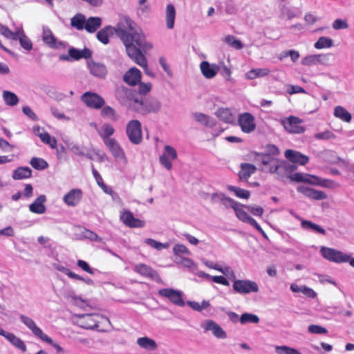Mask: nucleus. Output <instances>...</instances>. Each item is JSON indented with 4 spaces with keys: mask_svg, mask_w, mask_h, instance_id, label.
Instances as JSON below:
<instances>
[{
    "mask_svg": "<svg viewBox=\"0 0 354 354\" xmlns=\"http://www.w3.org/2000/svg\"><path fill=\"white\" fill-rule=\"evenodd\" d=\"M118 37L124 44V39L130 40V46H136L145 52L151 50L153 45L147 42L144 34L136 28L135 23L129 17L122 18V22L118 28Z\"/></svg>",
    "mask_w": 354,
    "mask_h": 354,
    "instance_id": "1",
    "label": "nucleus"
},
{
    "mask_svg": "<svg viewBox=\"0 0 354 354\" xmlns=\"http://www.w3.org/2000/svg\"><path fill=\"white\" fill-rule=\"evenodd\" d=\"M257 160L261 162V169L263 172L279 174V171H292L296 166L288 162L280 160L277 157L268 154H261L258 156Z\"/></svg>",
    "mask_w": 354,
    "mask_h": 354,
    "instance_id": "2",
    "label": "nucleus"
},
{
    "mask_svg": "<svg viewBox=\"0 0 354 354\" xmlns=\"http://www.w3.org/2000/svg\"><path fill=\"white\" fill-rule=\"evenodd\" d=\"M115 95L122 105L135 111L139 99L135 97L132 89L120 86L116 88Z\"/></svg>",
    "mask_w": 354,
    "mask_h": 354,
    "instance_id": "3",
    "label": "nucleus"
},
{
    "mask_svg": "<svg viewBox=\"0 0 354 354\" xmlns=\"http://www.w3.org/2000/svg\"><path fill=\"white\" fill-rule=\"evenodd\" d=\"M319 252L326 260L335 263H347L349 260V254L344 253L333 248L322 246Z\"/></svg>",
    "mask_w": 354,
    "mask_h": 354,
    "instance_id": "4",
    "label": "nucleus"
},
{
    "mask_svg": "<svg viewBox=\"0 0 354 354\" xmlns=\"http://www.w3.org/2000/svg\"><path fill=\"white\" fill-rule=\"evenodd\" d=\"M138 104L135 111L142 114L158 112L161 107L159 100L155 98H148L145 100H138Z\"/></svg>",
    "mask_w": 354,
    "mask_h": 354,
    "instance_id": "5",
    "label": "nucleus"
},
{
    "mask_svg": "<svg viewBox=\"0 0 354 354\" xmlns=\"http://www.w3.org/2000/svg\"><path fill=\"white\" fill-rule=\"evenodd\" d=\"M232 287L236 292L241 295L257 292L259 291V286L256 282L246 279H234Z\"/></svg>",
    "mask_w": 354,
    "mask_h": 354,
    "instance_id": "6",
    "label": "nucleus"
},
{
    "mask_svg": "<svg viewBox=\"0 0 354 354\" xmlns=\"http://www.w3.org/2000/svg\"><path fill=\"white\" fill-rule=\"evenodd\" d=\"M127 134L129 140L135 145H138L142 138L141 124L137 120L129 121L127 125Z\"/></svg>",
    "mask_w": 354,
    "mask_h": 354,
    "instance_id": "7",
    "label": "nucleus"
},
{
    "mask_svg": "<svg viewBox=\"0 0 354 354\" xmlns=\"http://www.w3.org/2000/svg\"><path fill=\"white\" fill-rule=\"evenodd\" d=\"M130 41H131L127 39H124V45L125 46L127 55L142 68L147 66V61L145 56L141 52L140 49L137 48L136 46H130Z\"/></svg>",
    "mask_w": 354,
    "mask_h": 354,
    "instance_id": "8",
    "label": "nucleus"
},
{
    "mask_svg": "<svg viewBox=\"0 0 354 354\" xmlns=\"http://www.w3.org/2000/svg\"><path fill=\"white\" fill-rule=\"evenodd\" d=\"M301 123L302 120L295 116H290L281 120V124L285 130L291 133H304L305 128L301 125Z\"/></svg>",
    "mask_w": 354,
    "mask_h": 354,
    "instance_id": "9",
    "label": "nucleus"
},
{
    "mask_svg": "<svg viewBox=\"0 0 354 354\" xmlns=\"http://www.w3.org/2000/svg\"><path fill=\"white\" fill-rule=\"evenodd\" d=\"M238 124L243 133H250L256 129L254 117L250 113L245 112L239 115Z\"/></svg>",
    "mask_w": 354,
    "mask_h": 354,
    "instance_id": "10",
    "label": "nucleus"
},
{
    "mask_svg": "<svg viewBox=\"0 0 354 354\" xmlns=\"http://www.w3.org/2000/svg\"><path fill=\"white\" fill-rule=\"evenodd\" d=\"M82 101L89 108L100 109L105 104L104 100L97 93L86 92L81 96Z\"/></svg>",
    "mask_w": 354,
    "mask_h": 354,
    "instance_id": "11",
    "label": "nucleus"
},
{
    "mask_svg": "<svg viewBox=\"0 0 354 354\" xmlns=\"http://www.w3.org/2000/svg\"><path fill=\"white\" fill-rule=\"evenodd\" d=\"M161 297L167 298L171 303L178 306H184L185 301L183 299V292L172 288H162L158 290Z\"/></svg>",
    "mask_w": 354,
    "mask_h": 354,
    "instance_id": "12",
    "label": "nucleus"
},
{
    "mask_svg": "<svg viewBox=\"0 0 354 354\" xmlns=\"http://www.w3.org/2000/svg\"><path fill=\"white\" fill-rule=\"evenodd\" d=\"M41 37L44 43L51 48L60 49L65 48L66 46L65 42L57 40L51 30L48 27H43Z\"/></svg>",
    "mask_w": 354,
    "mask_h": 354,
    "instance_id": "13",
    "label": "nucleus"
},
{
    "mask_svg": "<svg viewBox=\"0 0 354 354\" xmlns=\"http://www.w3.org/2000/svg\"><path fill=\"white\" fill-rule=\"evenodd\" d=\"M78 322L82 328L93 329L98 327L100 319H104L97 314H82L78 315Z\"/></svg>",
    "mask_w": 354,
    "mask_h": 354,
    "instance_id": "14",
    "label": "nucleus"
},
{
    "mask_svg": "<svg viewBox=\"0 0 354 354\" xmlns=\"http://www.w3.org/2000/svg\"><path fill=\"white\" fill-rule=\"evenodd\" d=\"M19 319L21 321V322L28 328L31 330L32 334L37 338L40 339L41 340H46L49 341V339H48V335L45 334L42 330L39 328L35 321L31 319L30 317L24 315H21L19 316Z\"/></svg>",
    "mask_w": 354,
    "mask_h": 354,
    "instance_id": "15",
    "label": "nucleus"
},
{
    "mask_svg": "<svg viewBox=\"0 0 354 354\" xmlns=\"http://www.w3.org/2000/svg\"><path fill=\"white\" fill-rule=\"evenodd\" d=\"M201 326L205 331H211L213 335L218 339H224L227 337L222 327L212 319L205 320Z\"/></svg>",
    "mask_w": 354,
    "mask_h": 354,
    "instance_id": "16",
    "label": "nucleus"
},
{
    "mask_svg": "<svg viewBox=\"0 0 354 354\" xmlns=\"http://www.w3.org/2000/svg\"><path fill=\"white\" fill-rule=\"evenodd\" d=\"M177 158V152L176 149L170 146L165 145L164 147V153L160 156V163L167 170H170L172 167V161Z\"/></svg>",
    "mask_w": 354,
    "mask_h": 354,
    "instance_id": "17",
    "label": "nucleus"
},
{
    "mask_svg": "<svg viewBox=\"0 0 354 354\" xmlns=\"http://www.w3.org/2000/svg\"><path fill=\"white\" fill-rule=\"evenodd\" d=\"M83 196L82 189H72L63 196L64 203L69 207H75L81 201Z\"/></svg>",
    "mask_w": 354,
    "mask_h": 354,
    "instance_id": "18",
    "label": "nucleus"
},
{
    "mask_svg": "<svg viewBox=\"0 0 354 354\" xmlns=\"http://www.w3.org/2000/svg\"><path fill=\"white\" fill-rule=\"evenodd\" d=\"M328 62V55L326 54L310 55L304 57L301 60V64L306 66L326 65Z\"/></svg>",
    "mask_w": 354,
    "mask_h": 354,
    "instance_id": "19",
    "label": "nucleus"
},
{
    "mask_svg": "<svg viewBox=\"0 0 354 354\" xmlns=\"http://www.w3.org/2000/svg\"><path fill=\"white\" fill-rule=\"evenodd\" d=\"M297 190L310 199L320 201L327 198V194L323 191L316 190L306 186H299Z\"/></svg>",
    "mask_w": 354,
    "mask_h": 354,
    "instance_id": "20",
    "label": "nucleus"
},
{
    "mask_svg": "<svg viewBox=\"0 0 354 354\" xmlns=\"http://www.w3.org/2000/svg\"><path fill=\"white\" fill-rule=\"evenodd\" d=\"M120 220L129 227H143L145 225L144 221L135 218L129 210H125L121 213Z\"/></svg>",
    "mask_w": 354,
    "mask_h": 354,
    "instance_id": "21",
    "label": "nucleus"
},
{
    "mask_svg": "<svg viewBox=\"0 0 354 354\" xmlns=\"http://www.w3.org/2000/svg\"><path fill=\"white\" fill-rule=\"evenodd\" d=\"M122 22V18L120 19L118 23L117 24L115 27H112L111 26H106L105 28L101 29L97 33V39L101 41L104 44H107L109 42V36L115 33V35L118 37V28L119 27L120 24Z\"/></svg>",
    "mask_w": 354,
    "mask_h": 354,
    "instance_id": "22",
    "label": "nucleus"
},
{
    "mask_svg": "<svg viewBox=\"0 0 354 354\" xmlns=\"http://www.w3.org/2000/svg\"><path fill=\"white\" fill-rule=\"evenodd\" d=\"M200 70L206 79H212L218 73L220 67L216 64H210L207 61H203L200 64Z\"/></svg>",
    "mask_w": 354,
    "mask_h": 354,
    "instance_id": "23",
    "label": "nucleus"
},
{
    "mask_svg": "<svg viewBox=\"0 0 354 354\" xmlns=\"http://www.w3.org/2000/svg\"><path fill=\"white\" fill-rule=\"evenodd\" d=\"M284 156L291 162L297 163L301 165H305L309 161V158L307 156L292 149H287L284 153Z\"/></svg>",
    "mask_w": 354,
    "mask_h": 354,
    "instance_id": "24",
    "label": "nucleus"
},
{
    "mask_svg": "<svg viewBox=\"0 0 354 354\" xmlns=\"http://www.w3.org/2000/svg\"><path fill=\"white\" fill-rule=\"evenodd\" d=\"M215 115L221 120L225 123H234L236 119V112L229 108H219L215 112Z\"/></svg>",
    "mask_w": 354,
    "mask_h": 354,
    "instance_id": "25",
    "label": "nucleus"
},
{
    "mask_svg": "<svg viewBox=\"0 0 354 354\" xmlns=\"http://www.w3.org/2000/svg\"><path fill=\"white\" fill-rule=\"evenodd\" d=\"M104 144L115 158L126 161L124 152L115 139L107 140Z\"/></svg>",
    "mask_w": 354,
    "mask_h": 354,
    "instance_id": "26",
    "label": "nucleus"
},
{
    "mask_svg": "<svg viewBox=\"0 0 354 354\" xmlns=\"http://www.w3.org/2000/svg\"><path fill=\"white\" fill-rule=\"evenodd\" d=\"M46 196L44 194L39 196L31 204L29 205V210L34 214H42L46 212L44 205Z\"/></svg>",
    "mask_w": 354,
    "mask_h": 354,
    "instance_id": "27",
    "label": "nucleus"
},
{
    "mask_svg": "<svg viewBox=\"0 0 354 354\" xmlns=\"http://www.w3.org/2000/svg\"><path fill=\"white\" fill-rule=\"evenodd\" d=\"M124 81L131 86H135L141 80V72L136 67L131 68L125 73Z\"/></svg>",
    "mask_w": 354,
    "mask_h": 354,
    "instance_id": "28",
    "label": "nucleus"
},
{
    "mask_svg": "<svg viewBox=\"0 0 354 354\" xmlns=\"http://www.w3.org/2000/svg\"><path fill=\"white\" fill-rule=\"evenodd\" d=\"M90 73L96 77L104 79L107 74V69L104 64L91 62L88 63Z\"/></svg>",
    "mask_w": 354,
    "mask_h": 354,
    "instance_id": "29",
    "label": "nucleus"
},
{
    "mask_svg": "<svg viewBox=\"0 0 354 354\" xmlns=\"http://www.w3.org/2000/svg\"><path fill=\"white\" fill-rule=\"evenodd\" d=\"M134 270L140 275L152 279L158 277V274L154 270L144 263H139L135 266Z\"/></svg>",
    "mask_w": 354,
    "mask_h": 354,
    "instance_id": "30",
    "label": "nucleus"
},
{
    "mask_svg": "<svg viewBox=\"0 0 354 354\" xmlns=\"http://www.w3.org/2000/svg\"><path fill=\"white\" fill-rule=\"evenodd\" d=\"M192 116L195 121L206 127L211 128L215 125L214 118L203 113L195 112L192 114Z\"/></svg>",
    "mask_w": 354,
    "mask_h": 354,
    "instance_id": "31",
    "label": "nucleus"
},
{
    "mask_svg": "<svg viewBox=\"0 0 354 354\" xmlns=\"http://www.w3.org/2000/svg\"><path fill=\"white\" fill-rule=\"evenodd\" d=\"M97 132L104 143L107 140L113 139L110 137L114 133L115 129L111 124L104 123L99 129H97Z\"/></svg>",
    "mask_w": 354,
    "mask_h": 354,
    "instance_id": "32",
    "label": "nucleus"
},
{
    "mask_svg": "<svg viewBox=\"0 0 354 354\" xmlns=\"http://www.w3.org/2000/svg\"><path fill=\"white\" fill-rule=\"evenodd\" d=\"M257 171V167L250 163H242L239 176L241 180H247Z\"/></svg>",
    "mask_w": 354,
    "mask_h": 354,
    "instance_id": "33",
    "label": "nucleus"
},
{
    "mask_svg": "<svg viewBox=\"0 0 354 354\" xmlns=\"http://www.w3.org/2000/svg\"><path fill=\"white\" fill-rule=\"evenodd\" d=\"M68 53L70 55L71 61L72 60H79L82 58H89L91 57V51L88 48H84L83 50H78L75 48H70L68 50Z\"/></svg>",
    "mask_w": 354,
    "mask_h": 354,
    "instance_id": "34",
    "label": "nucleus"
},
{
    "mask_svg": "<svg viewBox=\"0 0 354 354\" xmlns=\"http://www.w3.org/2000/svg\"><path fill=\"white\" fill-rule=\"evenodd\" d=\"M17 40H19L21 46L26 50H30L32 49V43L31 40L25 35L22 28L17 29Z\"/></svg>",
    "mask_w": 354,
    "mask_h": 354,
    "instance_id": "35",
    "label": "nucleus"
},
{
    "mask_svg": "<svg viewBox=\"0 0 354 354\" xmlns=\"http://www.w3.org/2000/svg\"><path fill=\"white\" fill-rule=\"evenodd\" d=\"M12 345L17 348L18 349L25 352L26 351V346L25 343L15 334L7 332L3 336Z\"/></svg>",
    "mask_w": 354,
    "mask_h": 354,
    "instance_id": "36",
    "label": "nucleus"
},
{
    "mask_svg": "<svg viewBox=\"0 0 354 354\" xmlns=\"http://www.w3.org/2000/svg\"><path fill=\"white\" fill-rule=\"evenodd\" d=\"M270 73V71L266 68H254L247 72L245 74V77L247 80H254L256 78L266 77Z\"/></svg>",
    "mask_w": 354,
    "mask_h": 354,
    "instance_id": "37",
    "label": "nucleus"
},
{
    "mask_svg": "<svg viewBox=\"0 0 354 354\" xmlns=\"http://www.w3.org/2000/svg\"><path fill=\"white\" fill-rule=\"evenodd\" d=\"M137 344L140 348L148 351L156 350L158 347L156 342L148 337H139L137 339Z\"/></svg>",
    "mask_w": 354,
    "mask_h": 354,
    "instance_id": "38",
    "label": "nucleus"
},
{
    "mask_svg": "<svg viewBox=\"0 0 354 354\" xmlns=\"http://www.w3.org/2000/svg\"><path fill=\"white\" fill-rule=\"evenodd\" d=\"M32 170L28 167H19L13 171L12 178L15 180L26 179L31 176Z\"/></svg>",
    "mask_w": 354,
    "mask_h": 354,
    "instance_id": "39",
    "label": "nucleus"
},
{
    "mask_svg": "<svg viewBox=\"0 0 354 354\" xmlns=\"http://www.w3.org/2000/svg\"><path fill=\"white\" fill-rule=\"evenodd\" d=\"M102 24V20L98 17H91L86 20L85 30L88 32H94Z\"/></svg>",
    "mask_w": 354,
    "mask_h": 354,
    "instance_id": "40",
    "label": "nucleus"
},
{
    "mask_svg": "<svg viewBox=\"0 0 354 354\" xmlns=\"http://www.w3.org/2000/svg\"><path fill=\"white\" fill-rule=\"evenodd\" d=\"M297 9L296 8L290 7L286 4L280 6L281 17L287 19L288 20L297 17Z\"/></svg>",
    "mask_w": 354,
    "mask_h": 354,
    "instance_id": "41",
    "label": "nucleus"
},
{
    "mask_svg": "<svg viewBox=\"0 0 354 354\" xmlns=\"http://www.w3.org/2000/svg\"><path fill=\"white\" fill-rule=\"evenodd\" d=\"M301 226L304 230L315 232H317V233H319V234H321L323 235H325L326 233V230L324 228H322L321 226H319L310 221H306V220L301 221Z\"/></svg>",
    "mask_w": 354,
    "mask_h": 354,
    "instance_id": "42",
    "label": "nucleus"
},
{
    "mask_svg": "<svg viewBox=\"0 0 354 354\" xmlns=\"http://www.w3.org/2000/svg\"><path fill=\"white\" fill-rule=\"evenodd\" d=\"M176 18V10L172 4H168L166 8V22L167 27L169 29H172L174 26V21Z\"/></svg>",
    "mask_w": 354,
    "mask_h": 354,
    "instance_id": "43",
    "label": "nucleus"
},
{
    "mask_svg": "<svg viewBox=\"0 0 354 354\" xmlns=\"http://www.w3.org/2000/svg\"><path fill=\"white\" fill-rule=\"evenodd\" d=\"M101 115L112 121H117L119 118L116 111L110 106H103L102 107Z\"/></svg>",
    "mask_w": 354,
    "mask_h": 354,
    "instance_id": "44",
    "label": "nucleus"
},
{
    "mask_svg": "<svg viewBox=\"0 0 354 354\" xmlns=\"http://www.w3.org/2000/svg\"><path fill=\"white\" fill-rule=\"evenodd\" d=\"M334 115L346 122H349L352 118L351 114L341 106L335 108Z\"/></svg>",
    "mask_w": 354,
    "mask_h": 354,
    "instance_id": "45",
    "label": "nucleus"
},
{
    "mask_svg": "<svg viewBox=\"0 0 354 354\" xmlns=\"http://www.w3.org/2000/svg\"><path fill=\"white\" fill-rule=\"evenodd\" d=\"M5 103L10 106H15L19 102V98L17 95L9 91H3L2 94Z\"/></svg>",
    "mask_w": 354,
    "mask_h": 354,
    "instance_id": "46",
    "label": "nucleus"
},
{
    "mask_svg": "<svg viewBox=\"0 0 354 354\" xmlns=\"http://www.w3.org/2000/svg\"><path fill=\"white\" fill-rule=\"evenodd\" d=\"M86 18L82 14L75 15L71 20V24L77 30L85 28Z\"/></svg>",
    "mask_w": 354,
    "mask_h": 354,
    "instance_id": "47",
    "label": "nucleus"
},
{
    "mask_svg": "<svg viewBox=\"0 0 354 354\" xmlns=\"http://www.w3.org/2000/svg\"><path fill=\"white\" fill-rule=\"evenodd\" d=\"M333 46V39L327 37H320L314 44L316 49L329 48Z\"/></svg>",
    "mask_w": 354,
    "mask_h": 354,
    "instance_id": "48",
    "label": "nucleus"
},
{
    "mask_svg": "<svg viewBox=\"0 0 354 354\" xmlns=\"http://www.w3.org/2000/svg\"><path fill=\"white\" fill-rule=\"evenodd\" d=\"M144 243L151 247L152 248H154L158 251L162 250V249H167L170 246V243L169 242L167 243H160L159 241H157L153 239H145L144 240Z\"/></svg>",
    "mask_w": 354,
    "mask_h": 354,
    "instance_id": "49",
    "label": "nucleus"
},
{
    "mask_svg": "<svg viewBox=\"0 0 354 354\" xmlns=\"http://www.w3.org/2000/svg\"><path fill=\"white\" fill-rule=\"evenodd\" d=\"M38 136L44 143L48 145L52 149L57 147L55 138L51 137L48 133L42 131L41 133H38Z\"/></svg>",
    "mask_w": 354,
    "mask_h": 354,
    "instance_id": "50",
    "label": "nucleus"
},
{
    "mask_svg": "<svg viewBox=\"0 0 354 354\" xmlns=\"http://www.w3.org/2000/svg\"><path fill=\"white\" fill-rule=\"evenodd\" d=\"M239 322L241 324L249 323L257 324L259 322V318L254 314L245 313L240 317Z\"/></svg>",
    "mask_w": 354,
    "mask_h": 354,
    "instance_id": "51",
    "label": "nucleus"
},
{
    "mask_svg": "<svg viewBox=\"0 0 354 354\" xmlns=\"http://www.w3.org/2000/svg\"><path fill=\"white\" fill-rule=\"evenodd\" d=\"M227 189L234 193V194L240 198L247 199L250 196V192L233 185H228Z\"/></svg>",
    "mask_w": 354,
    "mask_h": 354,
    "instance_id": "52",
    "label": "nucleus"
},
{
    "mask_svg": "<svg viewBox=\"0 0 354 354\" xmlns=\"http://www.w3.org/2000/svg\"><path fill=\"white\" fill-rule=\"evenodd\" d=\"M223 41L225 43H226L230 46L236 49L240 50L243 48V44L241 41L237 39H236L235 37L233 35H227L224 39Z\"/></svg>",
    "mask_w": 354,
    "mask_h": 354,
    "instance_id": "53",
    "label": "nucleus"
},
{
    "mask_svg": "<svg viewBox=\"0 0 354 354\" xmlns=\"http://www.w3.org/2000/svg\"><path fill=\"white\" fill-rule=\"evenodd\" d=\"M31 166L37 170H43L48 167V165L46 160L40 158L34 157L30 160Z\"/></svg>",
    "mask_w": 354,
    "mask_h": 354,
    "instance_id": "54",
    "label": "nucleus"
},
{
    "mask_svg": "<svg viewBox=\"0 0 354 354\" xmlns=\"http://www.w3.org/2000/svg\"><path fill=\"white\" fill-rule=\"evenodd\" d=\"M274 350L277 354H301L297 349L287 346H276Z\"/></svg>",
    "mask_w": 354,
    "mask_h": 354,
    "instance_id": "55",
    "label": "nucleus"
},
{
    "mask_svg": "<svg viewBox=\"0 0 354 354\" xmlns=\"http://www.w3.org/2000/svg\"><path fill=\"white\" fill-rule=\"evenodd\" d=\"M17 30L15 31L10 30L7 26L0 24V34L8 39H12L17 41Z\"/></svg>",
    "mask_w": 354,
    "mask_h": 354,
    "instance_id": "56",
    "label": "nucleus"
},
{
    "mask_svg": "<svg viewBox=\"0 0 354 354\" xmlns=\"http://www.w3.org/2000/svg\"><path fill=\"white\" fill-rule=\"evenodd\" d=\"M173 252L176 256L180 254L191 255V252L183 244H176L173 248Z\"/></svg>",
    "mask_w": 354,
    "mask_h": 354,
    "instance_id": "57",
    "label": "nucleus"
},
{
    "mask_svg": "<svg viewBox=\"0 0 354 354\" xmlns=\"http://www.w3.org/2000/svg\"><path fill=\"white\" fill-rule=\"evenodd\" d=\"M68 149L74 154L80 156H84L85 152L82 147L75 144V143H69L67 145Z\"/></svg>",
    "mask_w": 354,
    "mask_h": 354,
    "instance_id": "58",
    "label": "nucleus"
},
{
    "mask_svg": "<svg viewBox=\"0 0 354 354\" xmlns=\"http://www.w3.org/2000/svg\"><path fill=\"white\" fill-rule=\"evenodd\" d=\"M317 140H328L334 139L335 136L329 130H326L323 132L317 133L314 136Z\"/></svg>",
    "mask_w": 354,
    "mask_h": 354,
    "instance_id": "59",
    "label": "nucleus"
},
{
    "mask_svg": "<svg viewBox=\"0 0 354 354\" xmlns=\"http://www.w3.org/2000/svg\"><path fill=\"white\" fill-rule=\"evenodd\" d=\"M237 218L243 222L247 223L250 216L244 211L241 206H237L234 209Z\"/></svg>",
    "mask_w": 354,
    "mask_h": 354,
    "instance_id": "60",
    "label": "nucleus"
},
{
    "mask_svg": "<svg viewBox=\"0 0 354 354\" xmlns=\"http://www.w3.org/2000/svg\"><path fill=\"white\" fill-rule=\"evenodd\" d=\"M218 271L222 274L227 277L230 279H231L233 282L234 279H236V275L233 270L229 266H226L225 267H221L218 269Z\"/></svg>",
    "mask_w": 354,
    "mask_h": 354,
    "instance_id": "61",
    "label": "nucleus"
},
{
    "mask_svg": "<svg viewBox=\"0 0 354 354\" xmlns=\"http://www.w3.org/2000/svg\"><path fill=\"white\" fill-rule=\"evenodd\" d=\"M317 183L318 186L330 189H334L339 187V184L337 183L330 179L322 178V180Z\"/></svg>",
    "mask_w": 354,
    "mask_h": 354,
    "instance_id": "62",
    "label": "nucleus"
},
{
    "mask_svg": "<svg viewBox=\"0 0 354 354\" xmlns=\"http://www.w3.org/2000/svg\"><path fill=\"white\" fill-rule=\"evenodd\" d=\"M308 330L312 334H326L327 333L326 328L315 324L308 326Z\"/></svg>",
    "mask_w": 354,
    "mask_h": 354,
    "instance_id": "63",
    "label": "nucleus"
},
{
    "mask_svg": "<svg viewBox=\"0 0 354 354\" xmlns=\"http://www.w3.org/2000/svg\"><path fill=\"white\" fill-rule=\"evenodd\" d=\"M286 92L290 95L306 93V90L304 88H302L299 86L291 85V84H288L286 86Z\"/></svg>",
    "mask_w": 354,
    "mask_h": 354,
    "instance_id": "64",
    "label": "nucleus"
}]
</instances>
